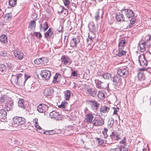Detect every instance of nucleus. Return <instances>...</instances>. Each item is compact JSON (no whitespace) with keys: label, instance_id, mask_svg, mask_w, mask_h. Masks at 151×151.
<instances>
[{"label":"nucleus","instance_id":"50","mask_svg":"<svg viewBox=\"0 0 151 151\" xmlns=\"http://www.w3.org/2000/svg\"><path fill=\"white\" fill-rule=\"evenodd\" d=\"M64 3V5L68 8H69L68 6L69 4L70 3L69 0H62Z\"/></svg>","mask_w":151,"mask_h":151},{"label":"nucleus","instance_id":"22","mask_svg":"<svg viewBox=\"0 0 151 151\" xmlns=\"http://www.w3.org/2000/svg\"><path fill=\"white\" fill-rule=\"evenodd\" d=\"M6 112L4 109L0 110V120L3 121L5 120L6 118Z\"/></svg>","mask_w":151,"mask_h":151},{"label":"nucleus","instance_id":"40","mask_svg":"<svg viewBox=\"0 0 151 151\" xmlns=\"http://www.w3.org/2000/svg\"><path fill=\"white\" fill-rule=\"evenodd\" d=\"M114 123V119L113 118H111L108 122V127L109 128H110L112 127Z\"/></svg>","mask_w":151,"mask_h":151},{"label":"nucleus","instance_id":"2","mask_svg":"<svg viewBox=\"0 0 151 151\" xmlns=\"http://www.w3.org/2000/svg\"><path fill=\"white\" fill-rule=\"evenodd\" d=\"M95 82L96 87L100 89H105L108 90L109 88V83L107 82H101L98 79H95Z\"/></svg>","mask_w":151,"mask_h":151},{"label":"nucleus","instance_id":"33","mask_svg":"<svg viewBox=\"0 0 151 151\" xmlns=\"http://www.w3.org/2000/svg\"><path fill=\"white\" fill-rule=\"evenodd\" d=\"M97 96L100 99L103 100L105 98L104 93L102 91H99L97 93Z\"/></svg>","mask_w":151,"mask_h":151},{"label":"nucleus","instance_id":"63","mask_svg":"<svg viewBox=\"0 0 151 151\" xmlns=\"http://www.w3.org/2000/svg\"><path fill=\"white\" fill-rule=\"evenodd\" d=\"M24 79L23 78H20V81L19 82V81H18V85L22 84L23 82H24Z\"/></svg>","mask_w":151,"mask_h":151},{"label":"nucleus","instance_id":"10","mask_svg":"<svg viewBox=\"0 0 151 151\" xmlns=\"http://www.w3.org/2000/svg\"><path fill=\"white\" fill-rule=\"evenodd\" d=\"M48 108V106L47 105L44 104H41L38 106L37 110L40 112L43 113L47 111Z\"/></svg>","mask_w":151,"mask_h":151},{"label":"nucleus","instance_id":"11","mask_svg":"<svg viewBox=\"0 0 151 151\" xmlns=\"http://www.w3.org/2000/svg\"><path fill=\"white\" fill-rule=\"evenodd\" d=\"M138 60L141 66L144 67L147 65V62L145 59L144 55H141L139 56H138Z\"/></svg>","mask_w":151,"mask_h":151},{"label":"nucleus","instance_id":"34","mask_svg":"<svg viewBox=\"0 0 151 151\" xmlns=\"http://www.w3.org/2000/svg\"><path fill=\"white\" fill-rule=\"evenodd\" d=\"M137 77L138 79L141 81L144 80L145 78V76L143 72L139 73L137 75Z\"/></svg>","mask_w":151,"mask_h":151},{"label":"nucleus","instance_id":"21","mask_svg":"<svg viewBox=\"0 0 151 151\" xmlns=\"http://www.w3.org/2000/svg\"><path fill=\"white\" fill-rule=\"evenodd\" d=\"M119 135V134L118 132L114 131L110 135V137L112 140H118L120 139Z\"/></svg>","mask_w":151,"mask_h":151},{"label":"nucleus","instance_id":"23","mask_svg":"<svg viewBox=\"0 0 151 151\" xmlns=\"http://www.w3.org/2000/svg\"><path fill=\"white\" fill-rule=\"evenodd\" d=\"M138 44V48L140 49L141 52H144L145 50V45H146L145 42H140Z\"/></svg>","mask_w":151,"mask_h":151},{"label":"nucleus","instance_id":"15","mask_svg":"<svg viewBox=\"0 0 151 151\" xmlns=\"http://www.w3.org/2000/svg\"><path fill=\"white\" fill-rule=\"evenodd\" d=\"M54 91V89L52 88H45L43 94L46 96H50Z\"/></svg>","mask_w":151,"mask_h":151},{"label":"nucleus","instance_id":"3","mask_svg":"<svg viewBox=\"0 0 151 151\" xmlns=\"http://www.w3.org/2000/svg\"><path fill=\"white\" fill-rule=\"evenodd\" d=\"M117 74L118 75L123 78L127 77L129 74V71L125 66L118 68L117 70Z\"/></svg>","mask_w":151,"mask_h":151},{"label":"nucleus","instance_id":"24","mask_svg":"<svg viewBox=\"0 0 151 151\" xmlns=\"http://www.w3.org/2000/svg\"><path fill=\"white\" fill-rule=\"evenodd\" d=\"M109 108L105 105L102 106L100 109V111L102 113H106L109 111Z\"/></svg>","mask_w":151,"mask_h":151},{"label":"nucleus","instance_id":"48","mask_svg":"<svg viewBox=\"0 0 151 151\" xmlns=\"http://www.w3.org/2000/svg\"><path fill=\"white\" fill-rule=\"evenodd\" d=\"M58 131H60L59 129L57 130L56 131L54 130H50L49 132V135H52L53 134L56 133L57 132V133H60L58 132Z\"/></svg>","mask_w":151,"mask_h":151},{"label":"nucleus","instance_id":"60","mask_svg":"<svg viewBox=\"0 0 151 151\" xmlns=\"http://www.w3.org/2000/svg\"><path fill=\"white\" fill-rule=\"evenodd\" d=\"M120 144H125L126 143V139L125 137H124V139H122V140L120 141L119 142Z\"/></svg>","mask_w":151,"mask_h":151},{"label":"nucleus","instance_id":"12","mask_svg":"<svg viewBox=\"0 0 151 151\" xmlns=\"http://www.w3.org/2000/svg\"><path fill=\"white\" fill-rule=\"evenodd\" d=\"M88 103L91 106V108L95 110H96L99 106V104L95 100H89Z\"/></svg>","mask_w":151,"mask_h":151},{"label":"nucleus","instance_id":"37","mask_svg":"<svg viewBox=\"0 0 151 151\" xmlns=\"http://www.w3.org/2000/svg\"><path fill=\"white\" fill-rule=\"evenodd\" d=\"M146 40L145 41L146 45L149 47L151 46V36L149 37H146Z\"/></svg>","mask_w":151,"mask_h":151},{"label":"nucleus","instance_id":"29","mask_svg":"<svg viewBox=\"0 0 151 151\" xmlns=\"http://www.w3.org/2000/svg\"><path fill=\"white\" fill-rule=\"evenodd\" d=\"M38 119L36 118L33 120V122L34 124L35 127L37 129H39V132L42 133V132L40 131L42 130V128L37 123Z\"/></svg>","mask_w":151,"mask_h":151},{"label":"nucleus","instance_id":"6","mask_svg":"<svg viewBox=\"0 0 151 151\" xmlns=\"http://www.w3.org/2000/svg\"><path fill=\"white\" fill-rule=\"evenodd\" d=\"M13 55L15 59L21 60L23 58L24 54L19 49L15 50L13 51Z\"/></svg>","mask_w":151,"mask_h":151},{"label":"nucleus","instance_id":"1","mask_svg":"<svg viewBox=\"0 0 151 151\" xmlns=\"http://www.w3.org/2000/svg\"><path fill=\"white\" fill-rule=\"evenodd\" d=\"M25 122V119L23 117L15 116L13 119L12 125L13 127H17L19 125L24 124Z\"/></svg>","mask_w":151,"mask_h":151},{"label":"nucleus","instance_id":"59","mask_svg":"<svg viewBox=\"0 0 151 151\" xmlns=\"http://www.w3.org/2000/svg\"><path fill=\"white\" fill-rule=\"evenodd\" d=\"M23 76V74L22 73H20L18 74L17 76L16 77L18 80L20 81V79L21 78L22 76Z\"/></svg>","mask_w":151,"mask_h":151},{"label":"nucleus","instance_id":"9","mask_svg":"<svg viewBox=\"0 0 151 151\" xmlns=\"http://www.w3.org/2000/svg\"><path fill=\"white\" fill-rule=\"evenodd\" d=\"M34 63L37 65H42L45 64L48 62L47 58L42 57L39 58H37L34 60Z\"/></svg>","mask_w":151,"mask_h":151},{"label":"nucleus","instance_id":"64","mask_svg":"<svg viewBox=\"0 0 151 151\" xmlns=\"http://www.w3.org/2000/svg\"><path fill=\"white\" fill-rule=\"evenodd\" d=\"M6 64L7 67L9 68H10L12 67V64L11 63L9 62L7 63Z\"/></svg>","mask_w":151,"mask_h":151},{"label":"nucleus","instance_id":"28","mask_svg":"<svg viewBox=\"0 0 151 151\" xmlns=\"http://www.w3.org/2000/svg\"><path fill=\"white\" fill-rule=\"evenodd\" d=\"M61 77L62 76L60 74L58 73H56L55 76H54V79L53 81V82L54 83H55L57 82H58Z\"/></svg>","mask_w":151,"mask_h":151},{"label":"nucleus","instance_id":"31","mask_svg":"<svg viewBox=\"0 0 151 151\" xmlns=\"http://www.w3.org/2000/svg\"><path fill=\"white\" fill-rule=\"evenodd\" d=\"M36 27V22L35 20H31L28 28L31 30L35 29Z\"/></svg>","mask_w":151,"mask_h":151},{"label":"nucleus","instance_id":"5","mask_svg":"<svg viewBox=\"0 0 151 151\" xmlns=\"http://www.w3.org/2000/svg\"><path fill=\"white\" fill-rule=\"evenodd\" d=\"M113 78V83L115 86H117L120 88H122V83L121 77L119 75L114 76Z\"/></svg>","mask_w":151,"mask_h":151},{"label":"nucleus","instance_id":"47","mask_svg":"<svg viewBox=\"0 0 151 151\" xmlns=\"http://www.w3.org/2000/svg\"><path fill=\"white\" fill-rule=\"evenodd\" d=\"M4 18L6 20H9L11 19L12 17V15L10 14H6L4 16Z\"/></svg>","mask_w":151,"mask_h":151},{"label":"nucleus","instance_id":"14","mask_svg":"<svg viewBox=\"0 0 151 151\" xmlns=\"http://www.w3.org/2000/svg\"><path fill=\"white\" fill-rule=\"evenodd\" d=\"M85 118L84 119L85 122L90 124L92 123L94 118V116L91 113H88L85 116Z\"/></svg>","mask_w":151,"mask_h":151},{"label":"nucleus","instance_id":"56","mask_svg":"<svg viewBox=\"0 0 151 151\" xmlns=\"http://www.w3.org/2000/svg\"><path fill=\"white\" fill-rule=\"evenodd\" d=\"M93 38L91 36L88 35V38L86 40L87 42L88 43L89 40H90L91 42L93 41Z\"/></svg>","mask_w":151,"mask_h":151},{"label":"nucleus","instance_id":"30","mask_svg":"<svg viewBox=\"0 0 151 151\" xmlns=\"http://www.w3.org/2000/svg\"><path fill=\"white\" fill-rule=\"evenodd\" d=\"M18 105L19 106L22 108L25 109L26 107L25 104V102L24 99H20L18 102Z\"/></svg>","mask_w":151,"mask_h":151},{"label":"nucleus","instance_id":"43","mask_svg":"<svg viewBox=\"0 0 151 151\" xmlns=\"http://www.w3.org/2000/svg\"><path fill=\"white\" fill-rule=\"evenodd\" d=\"M103 77L105 79H109L111 78V74L109 73H106L103 75Z\"/></svg>","mask_w":151,"mask_h":151},{"label":"nucleus","instance_id":"17","mask_svg":"<svg viewBox=\"0 0 151 151\" xmlns=\"http://www.w3.org/2000/svg\"><path fill=\"white\" fill-rule=\"evenodd\" d=\"M123 48L119 49L118 50H114L113 52L116 55H117L119 57H121L124 55H126V52L124 50L122 49Z\"/></svg>","mask_w":151,"mask_h":151},{"label":"nucleus","instance_id":"36","mask_svg":"<svg viewBox=\"0 0 151 151\" xmlns=\"http://www.w3.org/2000/svg\"><path fill=\"white\" fill-rule=\"evenodd\" d=\"M136 21V19L135 18L133 17L130 20V23L129 25L127 27V28H131L133 25L135 23Z\"/></svg>","mask_w":151,"mask_h":151},{"label":"nucleus","instance_id":"46","mask_svg":"<svg viewBox=\"0 0 151 151\" xmlns=\"http://www.w3.org/2000/svg\"><path fill=\"white\" fill-rule=\"evenodd\" d=\"M68 102L66 101H63L60 105L58 106V107L60 108H62L63 109L65 108Z\"/></svg>","mask_w":151,"mask_h":151},{"label":"nucleus","instance_id":"16","mask_svg":"<svg viewBox=\"0 0 151 151\" xmlns=\"http://www.w3.org/2000/svg\"><path fill=\"white\" fill-rule=\"evenodd\" d=\"M61 58L64 65H67L68 64H70L72 63V61L70 60V58L68 56H62Z\"/></svg>","mask_w":151,"mask_h":151},{"label":"nucleus","instance_id":"53","mask_svg":"<svg viewBox=\"0 0 151 151\" xmlns=\"http://www.w3.org/2000/svg\"><path fill=\"white\" fill-rule=\"evenodd\" d=\"M34 34L37 38H39L40 39H41L42 35L40 32H35L34 33Z\"/></svg>","mask_w":151,"mask_h":151},{"label":"nucleus","instance_id":"4","mask_svg":"<svg viewBox=\"0 0 151 151\" xmlns=\"http://www.w3.org/2000/svg\"><path fill=\"white\" fill-rule=\"evenodd\" d=\"M85 90L87 94L93 97H95L96 96L97 92L96 88H91L89 87H86Z\"/></svg>","mask_w":151,"mask_h":151},{"label":"nucleus","instance_id":"45","mask_svg":"<svg viewBox=\"0 0 151 151\" xmlns=\"http://www.w3.org/2000/svg\"><path fill=\"white\" fill-rule=\"evenodd\" d=\"M6 70V66L5 65L1 64H0V71L3 72Z\"/></svg>","mask_w":151,"mask_h":151},{"label":"nucleus","instance_id":"13","mask_svg":"<svg viewBox=\"0 0 151 151\" xmlns=\"http://www.w3.org/2000/svg\"><path fill=\"white\" fill-rule=\"evenodd\" d=\"M41 75L46 80H48L50 78L51 73L48 70H44L41 71Z\"/></svg>","mask_w":151,"mask_h":151},{"label":"nucleus","instance_id":"27","mask_svg":"<svg viewBox=\"0 0 151 151\" xmlns=\"http://www.w3.org/2000/svg\"><path fill=\"white\" fill-rule=\"evenodd\" d=\"M116 20L119 22L124 21V16L122 14L120 13L117 14L116 15Z\"/></svg>","mask_w":151,"mask_h":151},{"label":"nucleus","instance_id":"7","mask_svg":"<svg viewBox=\"0 0 151 151\" xmlns=\"http://www.w3.org/2000/svg\"><path fill=\"white\" fill-rule=\"evenodd\" d=\"M122 12L124 13L125 16L128 18H131L134 15L133 11L129 9H123L122 10Z\"/></svg>","mask_w":151,"mask_h":151},{"label":"nucleus","instance_id":"38","mask_svg":"<svg viewBox=\"0 0 151 151\" xmlns=\"http://www.w3.org/2000/svg\"><path fill=\"white\" fill-rule=\"evenodd\" d=\"M88 27L91 32H93L95 30V25L93 22H90L88 24Z\"/></svg>","mask_w":151,"mask_h":151},{"label":"nucleus","instance_id":"35","mask_svg":"<svg viewBox=\"0 0 151 151\" xmlns=\"http://www.w3.org/2000/svg\"><path fill=\"white\" fill-rule=\"evenodd\" d=\"M0 40L2 43H5L7 42V37L6 35H2L0 36Z\"/></svg>","mask_w":151,"mask_h":151},{"label":"nucleus","instance_id":"58","mask_svg":"<svg viewBox=\"0 0 151 151\" xmlns=\"http://www.w3.org/2000/svg\"><path fill=\"white\" fill-rule=\"evenodd\" d=\"M5 99L4 96H2L0 98V104H1L4 102Z\"/></svg>","mask_w":151,"mask_h":151},{"label":"nucleus","instance_id":"19","mask_svg":"<svg viewBox=\"0 0 151 151\" xmlns=\"http://www.w3.org/2000/svg\"><path fill=\"white\" fill-rule=\"evenodd\" d=\"M13 106V101L12 100L8 101L5 104L4 109L7 111H10L12 109Z\"/></svg>","mask_w":151,"mask_h":151},{"label":"nucleus","instance_id":"51","mask_svg":"<svg viewBox=\"0 0 151 151\" xmlns=\"http://www.w3.org/2000/svg\"><path fill=\"white\" fill-rule=\"evenodd\" d=\"M43 29L44 30V31L47 30L48 28V26L46 22H45L43 24Z\"/></svg>","mask_w":151,"mask_h":151},{"label":"nucleus","instance_id":"26","mask_svg":"<svg viewBox=\"0 0 151 151\" xmlns=\"http://www.w3.org/2000/svg\"><path fill=\"white\" fill-rule=\"evenodd\" d=\"M45 37L46 38H50L53 37V32L51 28H50L45 34Z\"/></svg>","mask_w":151,"mask_h":151},{"label":"nucleus","instance_id":"25","mask_svg":"<svg viewBox=\"0 0 151 151\" xmlns=\"http://www.w3.org/2000/svg\"><path fill=\"white\" fill-rule=\"evenodd\" d=\"M126 40L124 38H122L120 40L119 43V48H124L125 46Z\"/></svg>","mask_w":151,"mask_h":151},{"label":"nucleus","instance_id":"49","mask_svg":"<svg viewBox=\"0 0 151 151\" xmlns=\"http://www.w3.org/2000/svg\"><path fill=\"white\" fill-rule=\"evenodd\" d=\"M14 77V78L13 77L12 78V83L13 82L14 83L18 85V81H19V82L20 81L19 80H18L16 78H15V76Z\"/></svg>","mask_w":151,"mask_h":151},{"label":"nucleus","instance_id":"8","mask_svg":"<svg viewBox=\"0 0 151 151\" xmlns=\"http://www.w3.org/2000/svg\"><path fill=\"white\" fill-rule=\"evenodd\" d=\"M50 116L51 118H55L57 120L59 121L62 119L61 115L55 111L50 112Z\"/></svg>","mask_w":151,"mask_h":151},{"label":"nucleus","instance_id":"42","mask_svg":"<svg viewBox=\"0 0 151 151\" xmlns=\"http://www.w3.org/2000/svg\"><path fill=\"white\" fill-rule=\"evenodd\" d=\"M7 52L3 50L0 51V56L1 57L5 58L7 56Z\"/></svg>","mask_w":151,"mask_h":151},{"label":"nucleus","instance_id":"18","mask_svg":"<svg viewBox=\"0 0 151 151\" xmlns=\"http://www.w3.org/2000/svg\"><path fill=\"white\" fill-rule=\"evenodd\" d=\"M80 42V39L78 38H73L70 41V45L73 47H76L77 44Z\"/></svg>","mask_w":151,"mask_h":151},{"label":"nucleus","instance_id":"32","mask_svg":"<svg viewBox=\"0 0 151 151\" xmlns=\"http://www.w3.org/2000/svg\"><path fill=\"white\" fill-rule=\"evenodd\" d=\"M64 93L65 99L68 100L70 97L71 91L69 90H66Z\"/></svg>","mask_w":151,"mask_h":151},{"label":"nucleus","instance_id":"57","mask_svg":"<svg viewBox=\"0 0 151 151\" xmlns=\"http://www.w3.org/2000/svg\"><path fill=\"white\" fill-rule=\"evenodd\" d=\"M150 84V83H148L146 82V81L142 83V86L143 87H146L148 86Z\"/></svg>","mask_w":151,"mask_h":151},{"label":"nucleus","instance_id":"20","mask_svg":"<svg viewBox=\"0 0 151 151\" xmlns=\"http://www.w3.org/2000/svg\"><path fill=\"white\" fill-rule=\"evenodd\" d=\"M104 120L101 118V119H94L93 122V125L95 126H99L104 124Z\"/></svg>","mask_w":151,"mask_h":151},{"label":"nucleus","instance_id":"39","mask_svg":"<svg viewBox=\"0 0 151 151\" xmlns=\"http://www.w3.org/2000/svg\"><path fill=\"white\" fill-rule=\"evenodd\" d=\"M113 109H114L113 115H116V117H117L118 118V119L119 120H120V116L118 115V114H117V112L119 111V108H117V107H116V108L114 107L113 108Z\"/></svg>","mask_w":151,"mask_h":151},{"label":"nucleus","instance_id":"52","mask_svg":"<svg viewBox=\"0 0 151 151\" xmlns=\"http://www.w3.org/2000/svg\"><path fill=\"white\" fill-rule=\"evenodd\" d=\"M108 130L107 129L105 128L104 131H102V133L104 135V138H106L107 137L108 135L107 133Z\"/></svg>","mask_w":151,"mask_h":151},{"label":"nucleus","instance_id":"44","mask_svg":"<svg viewBox=\"0 0 151 151\" xmlns=\"http://www.w3.org/2000/svg\"><path fill=\"white\" fill-rule=\"evenodd\" d=\"M95 139L98 141V143L99 145H101L104 143V140L103 139L97 137L95 138Z\"/></svg>","mask_w":151,"mask_h":151},{"label":"nucleus","instance_id":"55","mask_svg":"<svg viewBox=\"0 0 151 151\" xmlns=\"http://www.w3.org/2000/svg\"><path fill=\"white\" fill-rule=\"evenodd\" d=\"M78 75V72L77 71L74 70L72 72L71 76L74 77H77Z\"/></svg>","mask_w":151,"mask_h":151},{"label":"nucleus","instance_id":"41","mask_svg":"<svg viewBox=\"0 0 151 151\" xmlns=\"http://www.w3.org/2000/svg\"><path fill=\"white\" fill-rule=\"evenodd\" d=\"M17 3L16 0H9V4L12 7L14 6Z\"/></svg>","mask_w":151,"mask_h":151},{"label":"nucleus","instance_id":"61","mask_svg":"<svg viewBox=\"0 0 151 151\" xmlns=\"http://www.w3.org/2000/svg\"><path fill=\"white\" fill-rule=\"evenodd\" d=\"M30 77V76H28L26 75L24 76V79L25 80L24 81V83H25L26 81Z\"/></svg>","mask_w":151,"mask_h":151},{"label":"nucleus","instance_id":"54","mask_svg":"<svg viewBox=\"0 0 151 151\" xmlns=\"http://www.w3.org/2000/svg\"><path fill=\"white\" fill-rule=\"evenodd\" d=\"M95 18L96 21L97 22L99 18V11H97L96 13Z\"/></svg>","mask_w":151,"mask_h":151},{"label":"nucleus","instance_id":"62","mask_svg":"<svg viewBox=\"0 0 151 151\" xmlns=\"http://www.w3.org/2000/svg\"><path fill=\"white\" fill-rule=\"evenodd\" d=\"M121 150L122 151H128V149L127 148L121 147Z\"/></svg>","mask_w":151,"mask_h":151}]
</instances>
